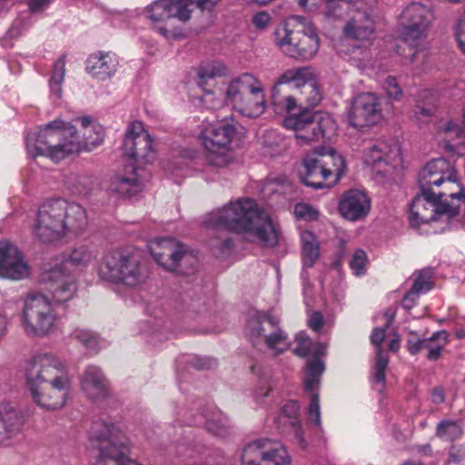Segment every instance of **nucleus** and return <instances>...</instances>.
I'll return each mask as SVG.
<instances>
[{
    "label": "nucleus",
    "instance_id": "c756f323",
    "mask_svg": "<svg viewBox=\"0 0 465 465\" xmlns=\"http://www.w3.org/2000/svg\"><path fill=\"white\" fill-rule=\"evenodd\" d=\"M266 107L264 88L259 80L247 94L239 102L233 109L241 115L256 118L262 115Z\"/></svg>",
    "mask_w": 465,
    "mask_h": 465
},
{
    "label": "nucleus",
    "instance_id": "f3484780",
    "mask_svg": "<svg viewBox=\"0 0 465 465\" xmlns=\"http://www.w3.org/2000/svg\"><path fill=\"white\" fill-rule=\"evenodd\" d=\"M362 160L377 174L391 176L401 166V147L393 138H381L364 150Z\"/></svg>",
    "mask_w": 465,
    "mask_h": 465
},
{
    "label": "nucleus",
    "instance_id": "bb28decb",
    "mask_svg": "<svg viewBox=\"0 0 465 465\" xmlns=\"http://www.w3.org/2000/svg\"><path fill=\"white\" fill-rule=\"evenodd\" d=\"M371 208V201L366 193L360 190L345 192L339 202V212L349 221H358L365 217Z\"/></svg>",
    "mask_w": 465,
    "mask_h": 465
},
{
    "label": "nucleus",
    "instance_id": "2eb2a0df",
    "mask_svg": "<svg viewBox=\"0 0 465 465\" xmlns=\"http://www.w3.org/2000/svg\"><path fill=\"white\" fill-rule=\"evenodd\" d=\"M282 124L293 130L298 145H312L328 136L335 129V123L327 114L303 110L299 115L285 116Z\"/></svg>",
    "mask_w": 465,
    "mask_h": 465
},
{
    "label": "nucleus",
    "instance_id": "4be33fe9",
    "mask_svg": "<svg viewBox=\"0 0 465 465\" xmlns=\"http://www.w3.org/2000/svg\"><path fill=\"white\" fill-rule=\"evenodd\" d=\"M234 135L235 126L232 123L221 122L207 124L201 132L200 140L209 153L219 157L220 163L223 162L222 157L230 149Z\"/></svg>",
    "mask_w": 465,
    "mask_h": 465
},
{
    "label": "nucleus",
    "instance_id": "774afa93",
    "mask_svg": "<svg viewBox=\"0 0 465 465\" xmlns=\"http://www.w3.org/2000/svg\"><path fill=\"white\" fill-rule=\"evenodd\" d=\"M444 391L441 387H437L432 390L431 392V401L435 404H440L444 401Z\"/></svg>",
    "mask_w": 465,
    "mask_h": 465
},
{
    "label": "nucleus",
    "instance_id": "4468645a",
    "mask_svg": "<svg viewBox=\"0 0 465 465\" xmlns=\"http://www.w3.org/2000/svg\"><path fill=\"white\" fill-rule=\"evenodd\" d=\"M433 19L430 7L414 2L407 5L400 16L401 37L411 48L416 51L411 54V62L426 46L428 28Z\"/></svg>",
    "mask_w": 465,
    "mask_h": 465
},
{
    "label": "nucleus",
    "instance_id": "ea45409f",
    "mask_svg": "<svg viewBox=\"0 0 465 465\" xmlns=\"http://www.w3.org/2000/svg\"><path fill=\"white\" fill-rule=\"evenodd\" d=\"M303 264L312 267L319 258L320 246L312 232L305 231L301 234Z\"/></svg>",
    "mask_w": 465,
    "mask_h": 465
},
{
    "label": "nucleus",
    "instance_id": "79ce46f5",
    "mask_svg": "<svg viewBox=\"0 0 465 465\" xmlns=\"http://www.w3.org/2000/svg\"><path fill=\"white\" fill-rule=\"evenodd\" d=\"M64 184L74 194L87 195L93 187V181L89 175L69 173L65 176Z\"/></svg>",
    "mask_w": 465,
    "mask_h": 465
},
{
    "label": "nucleus",
    "instance_id": "4d7b16f0",
    "mask_svg": "<svg viewBox=\"0 0 465 465\" xmlns=\"http://www.w3.org/2000/svg\"><path fill=\"white\" fill-rule=\"evenodd\" d=\"M383 88L385 89L389 98L392 100L401 99L402 91L395 77L388 76L384 81Z\"/></svg>",
    "mask_w": 465,
    "mask_h": 465
},
{
    "label": "nucleus",
    "instance_id": "a18cd8bd",
    "mask_svg": "<svg viewBox=\"0 0 465 465\" xmlns=\"http://www.w3.org/2000/svg\"><path fill=\"white\" fill-rule=\"evenodd\" d=\"M324 371V364L320 359H313L308 361L307 371L304 378V388L306 391H314L320 384V377Z\"/></svg>",
    "mask_w": 465,
    "mask_h": 465
},
{
    "label": "nucleus",
    "instance_id": "473e14b6",
    "mask_svg": "<svg viewBox=\"0 0 465 465\" xmlns=\"http://www.w3.org/2000/svg\"><path fill=\"white\" fill-rule=\"evenodd\" d=\"M298 4L309 10L319 11L326 18L335 19L342 17V11L351 7L348 0H297Z\"/></svg>",
    "mask_w": 465,
    "mask_h": 465
},
{
    "label": "nucleus",
    "instance_id": "5701e85b",
    "mask_svg": "<svg viewBox=\"0 0 465 465\" xmlns=\"http://www.w3.org/2000/svg\"><path fill=\"white\" fill-rule=\"evenodd\" d=\"M29 273V266L17 247L8 242H0V277L17 281Z\"/></svg>",
    "mask_w": 465,
    "mask_h": 465
},
{
    "label": "nucleus",
    "instance_id": "f03ea898",
    "mask_svg": "<svg viewBox=\"0 0 465 465\" xmlns=\"http://www.w3.org/2000/svg\"><path fill=\"white\" fill-rule=\"evenodd\" d=\"M26 387L33 401L42 409L54 411L66 401L71 381L64 362L51 353H39L26 362Z\"/></svg>",
    "mask_w": 465,
    "mask_h": 465
},
{
    "label": "nucleus",
    "instance_id": "052dcab7",
    "mask_svg": "<svg viewBox=\"0 0 465 465\" xmlns=\"http://www.w3.org/2000/svg\"><path fill=\"white\" fill-rule=\"evenodd\" d=\"M391 323V320L388 321L386 326L384 328H375L372 331V333L371 335V341L373 345L377 347L376 353L378 354L379 349L382 351L381 344L385 338V331L388 328L389 324Z\"/></svg>",
    "mask_w": 465,
    "mask_h": 465
},
{
    "label": "nucleus",
    "instance_id": "423d86ee",
    "mask_svg": "<svg viewBox=\"0 0 465 465\" xmlns=\"http://www.w3.org/2000/svg\"><path fill=\"white\" fill-rule=\"evenodd\" d=\"M89 439L98 450L94 465H141L129 457V440L121 427L111 420L94 421Z\"/></svg>",
    "mask_w": 465,
    "mask_h": 465
},
{
    "label": "nucleus",
    "instance_id": "7c9ffc66",
    "mask_svg": "<svg viewBox=\"0 0 465 465\" xmlns=\"http://www.w3.org/2000/svg\"><path fill=\"white\" fill-rule=\"evenodd\" d=\"M283 85L276 81L272 89V104L274 112L286 116L299 115L304 109Z\"/></svg>",
    "mask_w": 465,
    "mask_h": 465
},
{
    "label": "nucleus",
    "instance_id": "c03bdc74",
    "mask_svg": "<svg viewBox=\"0 0 465 465\" xmlns=\"http://www.w3.org/2000/svg\"><path fill=\"white\" fill-rule=\"evenodd\" d=\"M65 75V59L60 57L54 64L53 72L49 79L50 94L57 100L62 96V84Z\"/></svg>",
    "mask_w": 465,
    "mask_h": 465
},
{
    "label": "nucleus",
    "instance_id": "0eeeda50",
    "mask_svg": "<svg viewBox=\"0 0 465 465\" xmlns=\"http://www.w3.org/2000/svg\"><path fill=\"white\" fill-rule=\"evenodd\" d=\"M418 182L420 190L434 192L438 197L452 201V211L465 212V187L460 183L457 172L446 159L430 161L420 170Z\"/></svg>",
    "mask_w": 465,
    "mask_h": 465
},
{
    "label": "nucleus",
    "instance_id": "09e8293b",
    "mask_svg": "<svg viewBox=\"0 0 465 465\" xmlns=\"http://www.w3.org/2000/svg\"><path fill=\"white\" fill-rule=\"evenodd\" d=\"M461 434L462 430L458 422L441 420L437 426L436 435L444 440H454Z\"/></svg>",
    "mask_w": 465,
    "mask_h": 465
},
{
    "label": "nucleus",
    "instance_id": "6ab92c4d",
    "mask_svg": "<svg viewBox=\"0 0 465 465\" xmlns=\"http://www.w3.org/2000/svg\"><path fill=\"white\" fill-rule=\"evenodd\" d=\"M241 465H291L286 449L279 442L268 439L252 440L239 452Z\"/></svg>",
    "mask_w": 465,
    "mask_h": 465
},
{
    "label": "nucleus",
    "instance_id": "393cba45",
    "mask_svg": "<svg viewBox=\"0 0 465 465\" xmlns=\"http://www.w3.org/2000/svg\"><path fill=\"white\" fill-rule=\"evenodd\" d=\"M407 348L411 354L415 355L427 351L429 361H437L449 343V333L445 331L434 332L430 338H420L415 331H410L406 339Z\"/></svg>",
    "mask_w": 465,
    "mask_h": 465
},
{
    "label": "nucleus",
    "instance_id": "9d476101",
    "mask_svg": "<svg viewBox=\"0 0 465 465\" xmlns=\"http://www.w3.org/2000/svg\"><path fill=\"white\" fill-rule=\"evenodd\" d=\"M98 276L104 282L137 287L145 282L146 270L137 251L115 249L103 256Z\"/></svg>",
    "mask_w": 465,
    "mask_h": 465
},
{
    "label": "nucleus",
    "instance_id": "0e129e2a",
    "mask_svg": "<svg viewBox=\"0 0 465 465\" xmlns=\"http://www.w3.org/2000/svg\"><path fill=\"white\" fill-rule=\"evenodd\" d=\"M309 326L314 331H319L323 324L322 316L320 312H314L309 319L308 322Z\"/></svg>",
    "mask_w": 465,
    "mask_h": 465
},
{
    "label": "nucleus",
    "instance_id": "bf43d9fd",
    "mask_svg": "<svg viewBox=\"0 0 465 465\" xmlns=\"http://www.w3.org/2000/svg\"><path fill=\"white\" fill-rule=\"evenodd\" d=\"M465 461V445H452L449 451L447 463L461 464Z\"/></svg>",
    "mask_w": 465,
    "mask_h": 465
},
{
    "label": "nucleus",
    "instance_id": "49530a36",
    "mask_svg": "<svg viewBox=\"0 0 465 465\" xmlns=\"http://www.w3.org/2000/svg\"><path fill=\"white\" fill-rule=\"evenodd\" d=\"M227 74L226 66L220 62H213L200 67L198 72L199 85L207 86L208 82L216 77L223 76Z\"/></svg>",
    "mask_w": 465,
    "mask_h": 465
},
{
    "label": "nucleus",
    "instance_id": "f257e3e1",
    "mask_svg": "<svg viewBox=\"0 0 465 465\" xmlns=\"http://www.w3.org/2000/svg\"><path fill=\"white\" fill-rule=\"evenodd\" d=\"M208 227L222 228L236 233H246L262 247L272 248L278 244L280 231L265 210L255 201L240 198L221 209L208 213L204 219Z\"/></svg>",
    "mask_w": 465,
    "mask_h": 465
},
{
    "label": "nucleus",
    "instance_id": "6e6552de",
    "mask_svg": "<svg viewBox=\"0 0 465 465\" xmlns=\"http://www.w3.org/2000/svg\"><path fill=\"white\" fill-rule=\"evenodd\" d=\"M222 0H156L147 5L142 16L149 22L154 30L165 38L175 36L171 22L177 19L187 22L191 18L193 6L202 10H213Z\"/></svg>",
    "mask_w": 465,
    "mask_h": 465
},
{
    "label": "nucleus",
    "instance_id": "b1692460",
    "mask_svg": "<svg viewBox=\"0 0 465 465\" xmlns=\"http://www.w3.org/2000/svg\"><path fill=\"white\" fill-rule=\"evenodd\" d=\"M349 2L351 5V7L342 11V15L345 13H352V16L343 28L345 36L359 41L370 39L374 31V24L367 11L361 10L364 5L363 0Z\"/></svg>",
    "mask_w": 465,
    "mask_h": 465
},
{
    "label": "nucleus",
    "instance_id": "6e6d98bb",
    "mask_svg": "<svg viewBox=\"0 0 465 465\" xmlns=\"http://www.w3.org/2000/svg\"><path fill=\"white\" fill-rule=\"evenodd\" d=\"M308 418L316 426H321V410L319 395L313 393L308 406Z\"/></svg>",
    "mask_w": 465,
    "mask_h": 465
},
{
    "label": "nucleus",
    "instance_id": "1a4fd4ad",
    "mask_svg": "<svg viewBox=\"0 0 465 465\" xmlns=\"http://www.w3.org/2000/svg\"><path fill=\"white\" fill-rule=\"evenodd\" d=\"M274 41L281 51L295 59L310 60L320 48V38L313 24L295 16L275 30Z\"/></svg>",
    "mask_w": 465,
    "mask_h": 465
},
{
    "label": "nucleus",
    "instance_id": "39448f33",
    "mask_svg": "<svg viewBox=\"0 0 465 465\" xmlns=\"http://www.w3.org/2000/svg\"><path fill=\"white\" fill-rule=\"evenodd\" d=\"M86 223V212L83 206L55 199L40 206L32 232L41 242H49L61 238L67 231L84 228Z\"/></svg>",
    "mask_w": 465,
    "mask_h": 465
},
{
    "label": "nucleus",
    "instance_id": "9b49d317",
    "mask_svg": "<svg viewBox=\"0 0 465 465\" xmlns=\"http://www.w3.org/2000/svg\"><path fill=\"white\" fill-rule=\"evenodd\" d=\"M279 319L266 312L250 310L244 333L258 350L267 349L273 355L283 353L289 348L288 336L278 328Z\"/></svg>",
    "mask_w": 465,
    "mask_h": 465
},
{
    "label": "nucleus",
    "instance_id": "3c124183",
    "mask_svg": "<svg viewBox=\"0 0 465 465\" xmlns=\"http://www.w3.org/2000/svg\"><path fill=\"white\" fill-rule=\"evenodd\" d=\"M388 366V356L387 354L379 349L378 355L374 366L373 381L377 384H381L384 387L385 384V371Z\"/></svg>",
    "mask_w": 465,
    "mask_h": 465
},
{
    "label": "nucleus",
    "instance_id": "ddd939ff",
    "mask_svg": "<svg viewBox=\"0 0 465 465\" xmlns=\"http://www.w3.org/2000/svg\"><path fill=\"white\" fill-rule=\"evenodd\" d=\"M54 304L42 293H30L24 302L21 326L30 338H44L52 333L57 323Z\"/></svg>",
    "mask_w": 465,
    "mask_h": 465
},
{
    "label": "nucleus",
    "instance_id": "13d9d810",
    "mask_svg": "<svg viewBox=\"0 0 465 465\" xmlns=\"http://www.w3.org/2000/svg\"><path fill=\"white\" fill-rule=\"evenodd\" d=\"M294 214L296 217L313 221L318 217V212L307 203H297L294 207Z\"/></svg>",
    "mask_w": 465,
    "mask_h": 465
},
{
    "label": "nucleus",
    "instance_id": "37998d69",
    "mask_svg": "<svg viewBox=\"0 0 465 465\" xmlns=\"http://www.w3.org/2000/svg\"><path fill=\"white\" fill-rule=\"evenodd\" d=\"M313 80V74L309 67H297L291 68L283 72L277 82L279 84H287L292 82L296 83L297 86H302L310 81Z\"/></svg>",
    "mask_w": 465,
    "mask_h": 465
},
{
    "label": "nucleus",
    "instance_id": "8fccbe9b",
    "mask_svg": "<svg viewBox=\"0 0 465 465\" xmlns=\"http://www.w3.org/2000/svg\"><path fill=\"white\" fill-rule=\"evenodd\" d=\"M301 93L302 95H304V99L307 104L312 107L316 106L322 99V94L319 85L314 79L305 83L302 85Z\"/></svg>",
    "mask_w": 465,
    "mask_h": 465
},
{
    "label": "nucleus",
    "instance_id": "e2e57ef3",
    "mask_svg": "<svg viewBox=\"0 0 465 465\" xmlns=\"http://www.w3.org/2000/svg\"><path fill=\"white\" fill-rule=\"evenodd\" d=\"M53 0H30L29 9L32 13L41 12L45 9Z\"/></svg>",
    "mask_w": 465,
    "mask_h": 465
},
{
    "label": "nucleus",
    "instance_id": "dca6fc26",
    "mask_svg": "<svg viewBox=\"0 0 465 465\" xmlns=\"http://www.w3.org/2000/svg\"><path fill=\"white\" fill-rule=\"evenodd\" d=\"M452 201L438 197L434 192H425L420 190L411 203L410 204V223L413 227H418L422 223L433 221H440L450 224L463 210H453Z\"/></svg>",
    "mask_w": 465,
    "mask_h": 465
},
{
    "label": "nucleus",
    "instance_id": "c9c22d12",
    "mask_svg": "<svg viewBox=\"0 0 465 465\" xmlns=\"http://www.w3.org/2000/svg\"><path fill=\"white\" fill-rule=\"evenodd\" d=\"M439 139L446 150L459 151L465 148V128L460 130L451 122L445 123L439 127Z\"/></svg>",
    "mask_w": 465,
    "mask_h": 465
},
{
    "label": "nucleus",
    "instance_id": "338daca9",
    "mask_svg": "<svg viewBox=\"0 0 465 465\" xmlns=\"http://www.w3.org/2000/svg\"><path fill=\"white\" fill-rule=\"evenodd\" d=\"M23 28V22L16 20L7 31L6 36L10 39L16 38L22 34Z\"/></svg>",
    "mask_w": 465,
    "mask_h": 465
},
{
    "label": "nucleus",
    "instance_id": "69168bd1",
    "mask_svg": "<svg viewBox=\"0 0 465 465\" xmlns=\"http://www.w3.org/2000/svg\"><path fill=\"white\" fill-rule=\"evenodd\" d=\"M215 361L209 359V358H195L193 360V366L196 369L203 370V369H210L215 365Z\"/></svg>",
    "mask_w": 465,
    "mask_h": 465
},
{
    "label": "nucleus",
    "instance_id": "20e7f679",
    "mask_svg": "<svg viewBox=\"0 0 465 465\" xmlns=\"http://www.w3.org/2000/svg\"><path fill=\"white\" fill-rule=\"evenodd\" d=\"M98 252L91 245H79L64 253L59 262L46 269L41 277L45 291L56 302H65L77 290L76 272H82L96 261Z\"/></svg>",
    "mask_w": 465,
    "mask_h": 465
},
{
    "label": "nucleus",
    "instance_id": "72a5a7b5",
    "mask_svg": "<svg viewBox=\"0 0 465 465\" xmlns=\"http://www.w3.org/2000/svg\"><path fill=\"white\" fill-rule=\"evenodd\" d=\"M300 405L295 401H290L286 402L282 410L281 414L278 418L279 424L288 425L293 433L297 443L302 449L306 447V441L303 437V430L302 423L299 419Z\"/></svg>",
    "mask_w": 465,
    "mask_h": 465
},
{
    "label": "nucleus",
    "instance_id": "de8ad7c7",
    "mask_svg": "<svg viewBox=\"0 0 465 465\" xmlns=\"http://www.w3.org/2000/svg\"><path fill=\"white\" fill-rule=\"evenodd\" d=\"M437 106L430 102H419L413 109V119L419 125L430 123L435 117Z\"/></svg>",
    "mask_w": 465,
    "mask_h": 465
},
{
    "label": "nucleus",
    "instance_id": "e433bc0d",
    "mask_svg": "<svg viewBox=\"0 0 465 465\" xmlns=\"http://www.w3.org/2000/svg\"><path fill=\"white\" fill-rule=\"evenodd\" d=\"M24 419L20 412L10 406L0 408V442L18 432Z\"/></svg>",
    "mask_w": 465,
    "mask_h": 465
},
{
    "label": "nucleus",
    "instance_id": "864d4df0",
    "mask_svg": "<svg viewBox=\"0 0 465 465\" xmlns=\"http://www.w3.org/2000/svg\"><path fill=\"white\" fill-rule=\"evenodd\" d=\"M297 346L293 350L294 353L300 357H306L312 351V342L309 336L304 332H299L295 336Z\"/></svg>",
    "mask_w": 465,
    "mask_h": 465
},
{
    "label": "nucleus",
    "instance_id": "412c9836",
    "mask_svg": "<svg viewBox=\"0 0 465 465\" xmlns=\"http://www.w3.org/2000/svg\"><path fill=\"white\" fill-rule=\"evenodd\" d=\"M123 146L124 153L139 164H146L154 159L152 137L140 121L129 125Z\"/></svg>",
    "mask_w": 465,
    "mask_h": 465
},
{
    "label": "nucleus",
    "instance_id": "f8f14e48",
    "mask_svg": "<svg viewBox=\"0 0 465 465\" xmlns=\"http://www.w3.org/2000/svg\"><path fill=\"white\" fill-rule=\"evenodd\" d=\"M302 165V183L316 189L335 184L345 167L343 157L331 148H321L308 153Z\"/></svg>",
    "mask_w": 465,
    "mask_h": 465
},
{
    "label": "nucleus",
    "instance_id": "c85d7f7f",
    "mask_svg": "<svg viewBox=\"0 0 465 465\" xmlns=\"http://www.w3.org/2000/svg\"><path fill=\"white\" fill-rule=\"evenodd\" d=\"M81 388L92 401L101 400L108 394V381L100 368L88 366L81 379Z\"/></svg>",
    "mask_w": 465,
    "mask_h": 465
},
{
    "label": "nucleus",
    "instance_id": "4c0bfd02",
    "mask_svg": "<svg viewBox=\"0 0 465 465\" xmlns=\"http://www.w3.org/2000/svg\"><path fill=\"white\" fill-rule=\"evenodd\" d=\"M432 275L433 272L431 269H423L418 272L412 288L404 295L403 306L405 308H412L418 296L432 288Z\"/></svg>",
    "mask_w": 465,
    "mask_h": 465
},
{
    "label": "nucleus",
    "instance_id": "58836bf2",
    "mask_svg": "<svg viewBox=\"0 0 465 465\" xmlns=\"http://www.w3.org/2000/svg\"><path fill=\"white\" fill-rule=\"evenodd\" d=\"M203 94L199 98L200 105L206 110H218L227 104L225 100L224 88L215 86L214 89H209L207 86L202 87Z\"/></svg>",
    "mask_w": 465,
    "mask_h": 465
},
{
    "label": "nucleus",
    "instance_id": "a878e982",
    "mask_svg": "<svg viewBox=\"0 0 465 465\" xmlns=\"http://www.w3.org/2000/svg\"><path fill=\"white\" fill-rule=\"evenodd\" d=\"M186 424L204 426L210 434L222 440H227L232 435L229 418L216 408L207 409L204 413L192 414V420L186 421Z\"/></svg>",
    "mask_w": 465,
    "mask_h": 465
},
{
    "label": "nucleus",
    "instance_id": "603ef678",
    "mask_svg": "<svg viewBox=\"0 0 465 465\" xmlns=\"http://www.w3.org/2000/svg\"><path fill=\"white\" fill-rule=\"evenodd\" d=\"M272 391V384L267 375L259 377L258 383L253 391V399L258 404H262L264 399L269 396Z\"/></svg>",
    "mask_w": 465,
    "mask_h": 465
},
{
    "label": "nucleus",
    "instance_id": "2f4dec72",
    "mask_svg": "<svg viewBox=\"0 0 465 465\" xmlns=\"http://www.w3.org/2000/svg\"><path fill=\"white\" fill-rule=\"evenodd\" d=\"M258 81L259 79L251 74H242L228 82L224 87L227 105L234 109Z\"/></svg>",
    "mask_w": 465,
    "mask_h": 465
},
{
    "label": "nucleus",
    "instance_id": "7ed1b4c3",
    "mask_svg": "<svg viewBox=\"0 0 465 465\" xmlns=\"http://www.w3.org/2000/svg\"><path fill=\"white\" fill-rule=\"evenodd\" d=\"M103 141L104 130L100 125H94L83 132L81 137L71 124L54 120L37 134L27 135L25 146L28 153L34 157L45 155L58 162L83 150L92 151Z\"/></svg>",
    "mask_w": 465,
    "mask_h": 465
},
{
    "label": "nucleus",
    "instance_id": "f704fd0d",
    "mask_svg": "<svg viewBox=\"0 0 465 465\" xmlns=\"http://www.w3.org/2000/svg\"><path fill=\"white\" fill-rule=\"evenodd\" d=\"M134 166L131 167V173L116 175L111 181V190L118 193L124 197H132L140 193L143 188V183L140 180Z\"/></svg>",
    "mask_w": 465,
    "mask_h": 465
},
{
    "label": "nucleus",
    "instance_id": "680f3d73",
    "mask_svg": "<svg viewBox=\"0 0 465 465\" xmlns=\"http://www.w3.org/2000/svg\"><path fill=\"white\" fill-rule=\"evenodd\" d=\"M270 22L271 16L267 12H259L252 16V24L260 30L266 28Z\"/></svg>",
    "mask_w": 465,
    "mask_h": 465
},
{
    "label": "nucleus",
    "instance_id": "cd10ccee",
    "mask_svg": "<svg viewBox=\"0 0 465 465\" xmlns=\"http://www.w3.org/2000/svg\"><path fill=\"white\" fill-rule=\"evenodd\" d=\"M119 61L115 54L98 52L87 59L86 71L99 81L111 78L116 72Z\"/></svg>",
    "mask_w": 465,
    "mask_h": 465
},
{
    "label": "nucleus",
    "instance_id": "aec40b11",
    "mask_svg": "<svg viewBox=\"0 0 465 465\" xmlns=\"http://www.w3.org/2000/svg\"><path fill=\"white\" fill-rule=\"evenodd\" d=\"M383 99L374 93L358 94L348 113L349 123L356 129L377 125L384 119Z\"/></svg>",
    "mask_w": 465,
    "mask_h": 465
},
{
    "label": "nucleus",
    "instance_id": "a211bd4d",
    "mask_svg": "<svg viewBox=\"0 0 465 465\" xmlns=\"http://www.w3.org/2000/svg\"><path fill=\"white\" fill-rule=\"evenodd\" d=\"M150 252L155 262L167 271L187 273V266L193 267L195 257L185 246L173 238H159L151 242Z\"/></svg>",
    "mask_w": 465,
    "mask_h": 465
},
{
    "label": "nucleus",
    "instance_id": "5fc2aeb1",
    "mask_svg": "<svg viewBox=\"0 0 465 465\" xmlns=\"http://www.w3.org/2000/svg\"><path fill=\"white\" fill-rule=\"evenodd\" d=\"M367 256L364 251L357 250L350 262V267L353 273L360 276L365 272Z\"/></svg>",
    "mask_w": 465,
    "mask_h": 465
},
{
    "label": "nucleus",
    "instance_id": "a19ab883",
    "mask_svg": "<svg viewBox=\"0 0 465 465\" xmlns=\"http://www.w3.org/2000/svg\"><path fill=\"white\" fill-rule=\"evenodd\" d=\"M69 338L79 342L90 354H95L99 351V337L89 330L75 328L71 331Z\"/></svg>",
    "mask_w": 465,
    "mask_h": 465
}]
</instances>
